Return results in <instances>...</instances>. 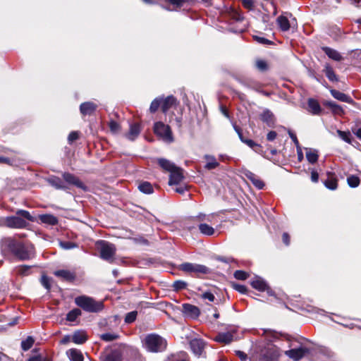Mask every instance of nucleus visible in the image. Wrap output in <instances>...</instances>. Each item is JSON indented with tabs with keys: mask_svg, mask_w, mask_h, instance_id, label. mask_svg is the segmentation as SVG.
Masks as SVG:
<instances>
[{
	"mask_svg": "<svg viewBox=\"0 0 361 361\" xmlns=\"http://www.w3.org/2000/svg\"><path fill=\"white\" fill-rule=\"evenodd\" d=\"M8 247L11 252L21 260H26L34 257V247L14 240L9 239Z\"/></svg>",
	"mask_w": 361,
	"mask_h": 361,
	"instance_id": "obj_1",
	"label": "nucleus"
},
{
	"mask_svg": "<svg viewBox=\"0 0 361 361\" xmlns=\"http://www.w3.org/2000/svg\"><path fill=\"white\" fill-rule=\"evenodd\" d=\"M142 345L149 352L159 353L165 350L167 342L159 335L150 334L143 339Z\"/></svg>",
	"mask_w": 361,
	"mask_h": 361,
	"instance_id": "obj_2",
	"label": "nucleus"
},
{
	"mask_svg": "<svg viewBox=\"0 0 361 361\" xmlns=\"http://www.w3.org/2000/svg\"><path fill=\"white\" fill-rule=\"evenodd\" d=\"M75 303L84 311L88 312H99L104 309V304L102 301H97L86 295L76 297Z\"/></svg>",
	"mask_w": 361,
	"mask_h": 361,
	"instance_id": "obj_3",
	"label": "nucleus"
},
{
	"mask_svg": "<svg viewBox=\"0 0 361 361\" xmlns=\"http://www.w3.org/2000/svg\"><path fill=\"white\" fill-rule=\"evenodd\" d=\"M97 245L99 250L100 257L109 262H113L116 251L115 245L105 240H99Z\"/></svg>",
	"mask_w": 361,
	"mask_h": 361,
	"instance_id": "obj_4",
	"label": "nucleus"
},
{
	"mask_svg": "<svg viewBox=\"0 0 361 361\" xmlns=\"http://www.w3.org/2000/svg\"><path fill=\"white\" fill-rule=\"evenodd\" d=\"M291 349L285 351V355L294 361H299L310 353V349L302 344L295 345L291 344Z\"/></svg>",
	"mask_w": 361,
	"mask_h": 361,
	"instance_id": "obj_5",
	"label": "nucleus"
},
{
	"mask_svg": "<svg viewBox=\"0 0 361 361\" xmlns=\"http://www.w3.org/2000/svg\"><path fill=\"white\" fill-rule=\"evenodd\" d=\"M154 133L166 142H172L173 138L171 128L162 122H157L154 126Z\"/></svg>",
	"mask_w": 361,
	"mask_h": 361,
	"instance_id": "obj_6",
	"label": "nucleus"
},
{
	"mask_svg": "<svg viewBox=\"0 0 361 361\" xmlns=\"http://www.w3.org/2000/svg\"><path fill=\"white\" fill-rule=\"evenodd\" d=\"M180 269L187 273H195L197 274H207L210 269L202 264L185 262L180 265Z\"/></svg>",
	"mask_w": 361,
	"mask_h": 361,
	"instance_id": "obj_7",
	"label": "nucleus"
},
{
	"mask_svg": "<svg viewBox=\"0 0 361 361\" xmlns=\"http://www.w3.org/2000/svg\"><path fill=\"white\" fill-rule=\"evenodd\" d=\"M296 20L293 17L290 13H285L284 15L279 16L276 19V23L279 28L283 31H288L292 25H294V22Z\"/></svg>",
	"mask_w": 361,
	"mask_h": 361,
	"instance_id": "obj_8",
	"label": "nucleus"
},
{
	"mask_svg": "<svg viewBox=\"0 0 361 361\" xmlns=\"http://www.w3.org/2000/svg\"><path fill=\"white\" fill-rule=\"evenodd\" d=\"M62 176L67 184L74 185L84 191L87 190V187L75 175L68 172H64Z\"/></svg>",
	"mask_w": 361,
	"mask_h": 361,
	"instance_id": "obj_9",
	"label": "nucleus"
},
{
	"mask_svg": "<svg viewBox=\"0 0 361 361\" xmlns=\"http://www.w3.org/2000/svg\"><path fill=\"white\" fill-rule=\"evenodd\" d=\"M206 343L200 338H194L190 341V347L193 352L197 356H200L204 349Z\"/></svg>",
	"mask_w": 361,
	"mask_h": 361,
	"instance_id": "obj_10",
	"label": "nucleus"
},
{
	"mask_svg": "<svg viewBox=\"0 0 361 361\" xmlns=\"http://www.w3.org/2000/svg\"><path fill=\"white\" fill-rule=\"evenodd\" d=\"M182 307H183L182 312H183V314L186 317H190L192 319H196L199 317V315L200 314V310L197 306H195V305H192L188 304V303H184L182 305Z\"/></svg>",
	"mask_w": 361,
	"mask_h": 361,
	"instance_id": "obj_11",
	"label": "nucleus"
},
{
	"mask_svg": "<svg viewBox=\"0 0 361 361\" xmlns=\"http://www.w3.org/2000/svg\"><path fill=\"white\" fill-rule=\"evenodd\" d=\"M6 225L10 228H22L26 226V221L18 216H8L6 219Z\"/></svg>",
	"mask_w": 361,
	"mask_h": 361,
	"instance_id": "obj_12",
	"label": "nucleus"
},
{
	"mask_svg": "<svg viewBox=\"0 0 361 361\" xmlns=\"http://www.w3.org/2000/svg\"><path fill=\"white\" fill-rule=\"evenodd\" d=\"M98 105L92 102H85L80 105V112L83 116H91L97 110Z\"/></svg>",
	"mask_w": 361,
	"mask_h": 361,
	"instance_id": "obj_13",
	"label": "nucleus"
},
{
	"mask_svg": "<svg viewBox=\"0 0 361 361\" xmlns=\"http://www.w3.org/2000/svg\"><path fill=\"white\" fill-rule=\"evenodd\" d=\"M259 118L261 121L266 123L269 127L273 128L275 126L276 118L274 114L268 109H265L260 114Z\"/></svg>",
	"mask_w": 361,
	"mask_h": 361,
	"instance_id": "obj_14",
	"label": "nucleus"
},
{
	"mask_svg": "<svg viewBox=\"0 0 361 361\" xmlns=\"http://www.w3.org/2000/svg\"><path fill=\"white\" fill-rule=\"evenodd\" d=\"M47 183L56 190H67L68 187L59 177L51 176L47 178Z\"/></svg>",
	"mask_w": 361,
	"mask_h": 361,
	"instance_id": "obj_15",
	"label": "nucleus"
},
{
	"mask_svg": "<svg viewBox=\"0 0 361 361\" xmlns=\"http://www.w3.org/2000/svg\"><path fill=\"white\" fill-rule=\"evenodd\" d=\"M183 179V171L180 168L176 166V169L172 170L170 172L169 184L170 185H178L182 181Z\"/></svg>",
	"mask_w": 361,
	"mask_h": 361,
	"instance_id": "obj_16",
	"label": "nucleus"
},
{
	"mask_svg": "<svg viewBox=\"0 0 361 361\" xmlns=\"http://www.w3.org/2000/svg\"><path fill=\"white\" fill-rule=\"evenodd\" d=\"M177 104V99L172 95L166 97H161V111L166 114L170 109L176 106Z\"/></svg>",
	"mask_w": 361,
	"mask_h": 361,
	"instance_id": "obj_17",
	"label": "nucleus"
},
{
	"mask_svg": "<svg viewBox=\"0 0 361 361\" xmlns=\"http://www.w3.org/2000/svg\"><path fill=\"white\" fill-rule=\"evenodd\" d=\"M141 131L140 126L138 123H133L130 126V129L128 133L126 134V137L130 140H135L140 135Z\"/></svg>",
	"mask_w": 361,
	"mask_h": 361,
	"instance_id": "obj_18",
	"label": "nucleus"
},
{
	"mask_svg": "<svg viewBox=\"0 0 361 361\" xmlns=\"http://www.w3.org/2000/svg\"><path fill=\"white\" fill-rule=\"evenodd\" d=\"M233 340V334L230 331L219 333L214 338V341L225 344L230 343Z\"/></svg>",
	"mask_w": 361,
	"mask_h": 361,
	"instance_id": "obj_19",
	"label": "nucleus"
},
{
	"mask_svg": "<svg viewBox=\"0 0 361 361\" xmlns=\"http://www.w3.org/2000/svg\"><path fill=\"white\" fill-rule=\"evenodd\" d=\"M330 92H331V95L335 99H336L341 102H346L348 104L353 103V100L352 99V98L350 96H348L341 92H339L336 90H331Z\"/></svg>",
	"mask_w": 361,
	"mask_h": 361,
	"instance_id": "obj_20",
	"label": "nucleus"
},
{
	"mask_svg": "<svg viewBox=\"0 0 361 361\" xmlns=\"http://www.w3.org/2000/svg\"><path fill=\"white\" fill-rule=\"evenodd\" d=\"M39 219L42 223L50 226H55L59 223L57 217L52 214H47L39 215Z\"/></svg>",
	"mask_w": 361,
	"mask_h": 361,
	"instance_id": "obj_21",
	"label": "nucleus"
},
{
	"mask_svg": "<svg viewBox=\"0 0 361 361\" xmlns=\"http://www.w3.org/2000/svg\"><path fill=\"white\" fill-rule=\"evenodd\" d=\"M71 339L75 344H83L87 340V336L84 331H76L73 334Z\"/></svg>",
	"mask_w": 361,
	"mask_h": 361,
	"instance_id": "obj_22",
	"label": "nucleus"
},
{
	"mask_svg": "<svg viewBox=\"0 0 361 361\" xmlns=\"http://www.w3.org/2000/svg\"><path fill=\"white\" fill-rule=\"evenodd\" d=\"M246 177L252 183V184L258 189H262L264 186V183L260 180L257 176L251 171L245 173Z\"/></svg>",
	"mask_w": 361,
	"mask_h": 361,
	"instance_id": "obj_23",
	"label": "nucleus"
},
{
	"mask_svg": "<svg viewBox=\"0 0 361 361\" xmlns=\"http://www.w3.org/2000/svg\"><path fill=\"white\" fill-rule=\"evenodd\" d=\"M54 275L57 277L61 278L64 281H71L75 279V275L73 273L68 270H57L54 271Z\"/></svg>",
	"mask_w": 361,
	"mask_h": 361,
	"instance_id": "obj_24",
	"label": "nucleus"
},
{
	"mask_svg": "<svg viewBox=\"0 0 361 361\" xmlns=\"http://www.w3.org/2000/svg\"><path fill=\"white\" fill-rule=\"evenodd\" d=\"M251 286L252 288L259 291H264L267 288L266 281L259 276L255 277V279L251 281Z\"/></svg>",
	"mask_w": 361,
	"mask_h": 361,
	"instance_id": "obj_25",
	"label": "nucleus"
},
{
	"mask_svg": "<svg viewBox=\"0 0 361 361\" xmlns=\"http://www.w3.org/2000/svg\"><path fill=\"white\" fill-rule=\"evenodd\" d=\"M66 354L71 361H83L84 360L81 351L75 348L68 350Z\"/></svg>",
	"mask_w": 361,
	"mask_h": 361,
	"instance_id": "obj_26",
	"label": "nucleus"
},
{
	"mask_svg": "<svg viewBox=\"0 0 361 361\" xmlns=\"http://www.w3.org/2000/svg\"><path fill=\"white\" fill-rule=\"evenodd\" d=\"M322 49L330 59L334 61H340L343 59L341 54L334 49H331L330 47H323Z\"/></svg>",
	"mask_w": 361,
	"mask_h": 361,
	"instance_id": "obj_27",
	"label": "nucleus"
},
{
	"mask_svg": "<svg viewBox=\"0 0 361 361\" xmlns=\"http://www.w3.org/2000/svg\"><path fill=\"white\" fill-rule=\"evenodd\" d=\"M308 111L313 114H319L321 112V106L319 102L314 99H309L308 102Z\"/></svg>",
	"mask_w": 361,
	"mask_h": 361,
	"instance_id": "obj_28",
	"label": "nucleus"
},
{
	"mask_svg": "<svg viewBox=\"0 0 361 361\" xmlns=\"http://www.w3.org/2000/svg\"><path fill=\"white\" fill-rule=\"evenodd\" d=\"M159 165L167 171L171 172L172 170L176 169V166L168 159L161 158L157 160Z\"/></svg>",
	"mask_w": 361,
	"mask_h": 361,
	"instance_id": "obj_29",
	"label": "nucleus"
},
{
	"mask_svg": "<svg viewBox=\"0 0 361 361\" xmlns=\"http://www.w3.org/2000/svg\"><path fill=\"white\" fill-rule=\"evenodd\" d=\"M198 228L200 232L204 235L211 236L215 233L214 228L205 223L200 224Z\"/></svg>",
	"mask_w": 361,
	"mask_h": 361,
	"instance_id": "obj_30",
	"label": "nucleus"
},
{
	"mask_svg": "<svg viewBox=\"0 0 361 361\" xmlns=\"http://www.w3.org/2000/svg\"><path fill=\"white\" fill-rule=\"evenodd\" d=\"M317 151L313 149H306V158L310 164H314L318 160Z\"/></svg>",
	"mask_w": 361,
	"mask_h": 361,
	"instance_id": "obj_31",
	"label": "nucleus"
},
{
	"mask_svg": "<svg viewBox=\"0 0 361 361\" xmlns=\"http://www.w3.org/2000/svg\"><path fill=\"white\" fill-rule=\"evenodd\" d=\"M324 73L326 76V78L332 82L338 81V77L334 73L333 68L331 66H330L329 64H326L325 66V68L324 70Z\"/></svg>",
	"mask_w": 361,
	"mask_h": 361,
	"instance_id": "obj_32",
	"label": "nucleus"
},
{
	"mask_svg": "<svg viewBox=\"0 0 361 361\" xmlns=\"http://www.w3.org/2000/svg\"><path fill=\"white\" fill-rule=\"evenodd\" d=\"M138 188L142 192L145 194H152L154 192L152 184L147 181L141 183L139 185Z\"/></svg>",
	"mask_w": 361,
	"mask_h": 361,
	"instance_id": "obj_33",
	"label": "nucleus"
},
{
	"mask_svg": "<svg viewBox=\"0 0 361 361\" xmlns=\"http://www.w3.org/2000/svg\"><path fill=\"white\" fill-rule=\"evenodd\" d=\"M204 157L208 161L207 164L205 165V169L208 170H212L216 169L219 166V163L216 161L214 157L210 155H205Z\"/></svg>",
	"mask_w": 361,
	"mask_h": 361,
	"instance_id": "obj_34",
	"label": "nucleus"
},
{
	"mask_svg": "<svg viewBox=\"0 0 361 361\" xmlns=\"http://www.w3.org/2000/svg\"><path fill=\"white\" fill-rule=\"evenodd\" d=\"M32 267L27 265H22L16 268L17 274L25 276L31 274V269Z\"/></svg>",
	"mask_w": 361,
	"mask_h": 361,
	"instance_id": "obj_35",
	"label": "nucleus"
},
{
	"mask_svg": "<svg viewBox=\"0 0 361 361\" xmlns=\"http://www.w3.org/2000/svg\"><path fill=\"white\" fill-rule=\"evenodd\" d=\"M82 312L78 308H75L70 311L66 315V319L69 322H75L76 319L80 316Z\"/></svg>",
	"mask_w": 361,
	"mask_h": 361,
	"instance_id": "obj_36",
	"label": "nucleus"
},
{
	"mask_svg": "<svg viewBox=\"0 0 361 361\" xmlns=\"http://www.w3.org/2000/svg\"><path fill=\"white\" fill-rule=\"evenodd\" d=\"M103 361H121V355L118 351H112L105 357Z\"/></svg>",
	"mask_w": 361,
	"mask_h": 361,
	"instance_id": "obj_37",
	"label": "nucleus"
},
{
	"mask_svg": "<svg viewBox=\"0 0 361 361\" xmlns=\"http://www.w3.org/2000/svg\"><path fill=\"white\" fill-rule=\"evenodd\" d=\"M161 108V97L155 98L151 103L149 106V111L155 113L158 109Z\"/></svg>",
	"mask_w": 361,
	"mask_h": 361,
	"instance_id": "obj_38",
	"label": "nucleus"
},
{
	"mask_svg": "<svg viewBox=\"0 0 361 361\" xmlns=\"http://www.w3.org/2000/svg\"><path fill=\"white\" fill-rule=\"evenodd\" d=\"M102 341L106 342L112 341L119 338V335L116 333H105L100 335Z\"/></svg>",
	"mask_w": 361,
	"mask_h": 361,
	"instance_id": "obj_39",
	"label": "nucleus"
},
{
	"mask_svg": "<svg viewBox=\"0 0 361 361\" xmlns=\"http://www.w3.org/2000/svg\"><path fill=\"white\" fill-rule=\"evenodd\" d=\"M326 105L329 107H330L332 111L336 114L341 115L343 113V110L342 107L341 106H339L338 104H337L334 102H328L326 103Z\"/></svg>",
	"mask_w": 361,
	"mask_h": 361,
	"instance_id": "obj_40",
	"label": "nucleus"
},
{
	"mask_svg": "<svg viewBox=\"0 0 361 361\" xmlns=\"http://www.w3.org/2000/svg\"><path fill=\"white\" fill-rule=\"evenodd\" d=\"M347 182L350 188H356L360 185V180L357 176L351 175L348 177Z\"/></svg>",
	"mask_w": 361,
	"mask_h": 361,
	"instance_id": "obj_41",
	"label": "nucleus"
},
{
	"mask_svg": "<svg viewBox=\"0 0 361 361\" xmlns=\"http://www.w3.org/2000/svg\"><path fill=\"white\" fill-rule=\"evenodd\" d=\"M324 185L330 190H336L338 186L337 180L334 178L329 177L324 181Z\"/></svg>",
	"mask_w": 361,
	"mask_h": 361,
	"instance_id": "obj_42",
	"label": "nucleus"
},
{
	"mask_svg": "<svg viewBox=\"0 0 361 361\" xmlns=\"http://www.w3.org/2000/svg\"><path fill=\"white\" fill-rule=\"evenodd\" d=\"M34 339L31 336H28L25 340L21 342V348L24 351L28 350L34 343Z\"/></svg>",
	"mask_w": 361,
	"mask_h": 361,
	"instance_id": "obj_43",
	"label": "nucleus"
},
{
	"mask_svg": "<svg viewBox=\"0 0 361 361\" xmlns=\"http://www.w3.org/2000/svg\"><path fill=\"white\" fill-rule=\"evenodd\" d=\"M337 133H338V136L343 140H344L347 143H349V144L351 143V138H350L351 135L349 132H345V131H342L341 130H338Z\"/></svg>",
	"mask_w": 361,
	"mask_h": 361,
	"instance_id": "obj_44",
	"label": "nucleus"
},
{
	"mask_svg": "<svg viewBox=\"0 0 361 361\" xmlns=\"http://www.w3.org/2000/svg\"><path fill=\"white\" fill-rule=\"evenodd\" d=\"M172 287L176 291L180 290L187 287V283L183 281L178 280L173 282Z\"/></svg>",
	"mask_w": 361,
	"mask_h": 361,
	"instance_id": "obj_45",
	"label": "nucleus"
},
{
	"mask_svg": "<svg viewBox=\"0 0 361 361\" xmlns=\"http://www.w3.org/2000/svg\"><path fill=\"white\" fill-rule=\"evenodd\" d=\"M137 312L136 311H132L126 314L125 317V322L127 324H131L136 319Z\"/></svg>",
	"mask_w": 361,
	"mask_h": 361,
	"instance_id": "obj_46",
	"label": "nucleus"
},
{
	"mask_svg": "<svg viewBox=\"0 0 361 361\" xmlns=\"http://www.w3.org/2000/svg\"><path fill=\"white\" fill-rule=\"evenodd\" d=\"M59 245L64 250H71L78 247L76 243L70 241H61Z\"/></svg>",
	"mask_w": 361,
	"mask_h": 361,
	"instance_id": "obj_47",
	"label": "nucleus"
},
{
	"mask_svg": "<svg viewBox=\"0 0 361 361\" xmlns=\"http://www.w3.org/2000/svg\"><path fill=\"white\" fill-rule=\"evenodd\" d=\"M51 279L43 275L41 278V283L42 285L47 290H49L51 289Z\"/></svg>",
	"mask_w": 361,
	"mask_h": 361,
	"instance_id": "obj_48",
	"label": "nucleus"
},
{
	"mask_svg": "<svg viewBox=\"0 0 361 361\" xmlns=\"http://www.w3.org/2000/svg\"><path fill=\"white\" fill-rule=\"evenodd\" d=\"M256 68L261 71H265L268 69V65L267 63L262 59H258L256 61Z\"/></svg>",
	"mask_w": 361,
	"mask_h": 361,
	"instance_id": "obj_49",
	"label": "nucleus"
},
{
	"mask_svg": "<svg viewBox=\"0 0 361 361\" xmlns=\"http://www.w3.org/2000/svg\"><path fill=\"white\" fill-rule=\"evenodd\" d=\"M234 277L238 280H245L248 277V274L244 271L238 270L235 271Z\"/></svg>",
	"mask_w": 361,
	"mask_h": 361,
	"instance_id": "obj_50",
	"label": "nucleus"
},
{
	"mask_svg": "<svg viewBox=\"0 0 361 361\" xmlns=\"http://www.w3.org/2000/svg\"><path fill=\"white\" fill-rule=\"evenodd\" d=\"M16 214L20 216V217H23L29 221H33V217L30 215L29 212L26 210L20 209L17 211Z\"/></svg>",
	"mask_w": 361,
	"mask_h": 361,
	"instance_id": "obj_51",
	"label": "nucleus"
},
{
	"mask_svg": "<svg viewBox=\"0 0 361 361\" xmlns=\"http://www.w3.org/2000/svg\"><path fill=\"white\" fill-rule=\"evenodd\" d=\"M246 85L250 87V88H252L256 91H259L261 87H262V85L260 83L256 82V81H254V80H250V81H247L246 82Z\"/></svg>",
	"mask_w": 361,
	"mask_h": 361,
	"instance_id": "obj_52",
	"label": "nucleus"
},
{
	"mask_svg": "<svg viewBox=\"0 0 361 361\" xmlns=\"http://www.w3.org/2000/svg\"><path fill=\"white\" fill-rule=\"evenodd\" d=\"M176 8L181 7L188 0H166Z\"/></svg>",
	"mask_w": 361,
	"mask_h": 361,
	"instance_id": "obj_53",
	"label": "nucleus"
},
{
	"mask_svg": "<svg viewBox=\"0 0 361 361\" xmlns=\"http://www.w3.org/2000/svg\"><path fill=\"white\" fill-rule=\"evenodd\" d=\"M109 126L113 133H117L120 130V125L115 121H111Z\"/></svg>",
	"mask_w": 361,
	"mask_h": 361,
	"instance_id": "obj_54",
	"label": "nucleus"
},
{
	"mask_svg": "<svg viewBox=\"0 0 361 361\" xmlns=\"http://www.w3.org/2000/svg\"><path fill=\"white\" fill-rule=\"evenodd\" d=\"M202 298L204 300H208L210 302H213L215 299V297L212 293L210 291L204 292L201 295Z\"/></svg>",
	"mask_w": 361,
	"mask_h": 361,
	"instance_id": "obj_55",
	"label": "nucleus"
},
{
	"mask_svg": "<svg viewBox=\"0 0 361 361\" xmlns=\"http://www.w3.org/2000/svg\"><path fill=\"white\" fill-rule=\"evenodd\" d=\"M241 142L247 145L249 147H250L252 149H254L255 147L257 146V144L255 141L250 139L247 138H241Z\"/></svg>",
	"mask_w": 361,
	"mask_h": 361,
	"instance_id": "obj_56",
	"label": "nucleus"
},
{
	"mask_svg": "<svg viewBox=\"0 0 361 361\" xmlns=\"http://www.w3.org/2000/svg\"><path fill=\"white\" fill-rule=\"evenodd\" d=\"M254 38L257 42L262 44H271L272 43L270 40L263 37L255 36Z\"/></svg>",
	"mask_w": 361,
	"mask_h": 361,
	"instance_id": "obj_57",
	"label": "nucleus"
},
{
	"mask_svg": "<svg viewBox=\"0 0 361 361\" xmlns=\"http://www.w3.org/2000/svg\"><path fill=\"white\" fill-rule=\"evenodd\" d=\"M230 15L231 18H233L234 20L240 21L243 20V17L241 16V15L238 13V12L236 11L233 10L231 12Z\"/></svg>",
	"mask_w": 361,
	"mask_h": 361,
	"instance_id": "obj_58",
	"label": "nucleus"
},
{
	"mask_svg": "<svg viewBox=\"0 0 361 361\" xmlns=\"http://www.w3.org/2000/svg\"><path fill=\"white\" fill-rule=\"evenodd\" d=\"M79 137V135H78V132H75V131H73L71 132L68 137V142L70 143L73 142V141L78 140Z\"/></svg>",
	"mask_w": 361,
	"mask_h": 361,
	"instance_id": "obj_59",
	"label": "nucleus"
},
{
	"mask_svg": "<svg viewBox=\"0 0 361 361\" xmlns=\"http://www.w3.org/2000/svg\"><path fill=\"white\" fill-rule=\"evenodd\" d=\"M212 217V216L211 215L207 216L204 214H200L198 216H196V218L199 221H212V219H211Z\"/></svg>",
	"mask_w": 361,
	"mask_h": 361,
	"instance_id": "obj_60",
	"label": "nucleus"
},
{
	"mask_svg": "<svg viewBox=\"0 0 361 361\" xmlns=\"http://www.w3.org/2000/svg\"><path fill=\"white\" fill-rule=\"evenodd\" d=\"M233 288L235 290H238L239 293H245L247 291L246 286L240 284H234Z\"/></svg>",
	"mask_w": 361,
	"mask_h": 361,
	"instance_id": "obj_61",
	"label": "nucleus"
},
{
	"mask_svg": "<svg viewBox=\"0 0 361 361\" xmlns=\"http://www.w3.org/2000/svg\"><path fill=\"white\" fill-rule=\"evenodd\" d=\"M276 136H277L276 132L271 130L268 133V134L267 135V139L268 141H273L276 139Z\"/></svg>",
	"mask_w": 361,
	"mask_h": 361,
	"instance_id": "obj_62",
	"label": "nucleus"
},
{
	"mask_svg": "<svg viewBox=\"0 0 361 361\" xmlns=\"http://www.w3.org/2000/svg\"><path fill=\"white\" fill-rule=\"evenodd\" d=\"M352 131L361 140V127H354L352 128Z\"/></svg>",
	"mask_w": 361,
	"mask_h": 361,
	"instance_id": "obj_63",
	"label": "nucleus"
},
{
	"mask_svg": "<svg viewBox=\"0 0 361 361\" xmlns=\"http://www.w3.org/2000/svg\"><path fill=\"white\" fill-rule=\"evenodd\" d=\"M243 6L248 8L251 9L253 7V0H241Z\"/></svg>",
	"mask_w": 361,
	"mask_h": 361,
	"instance_id": "obj_64",
	"label": "nucleus"
}]
</instances>
